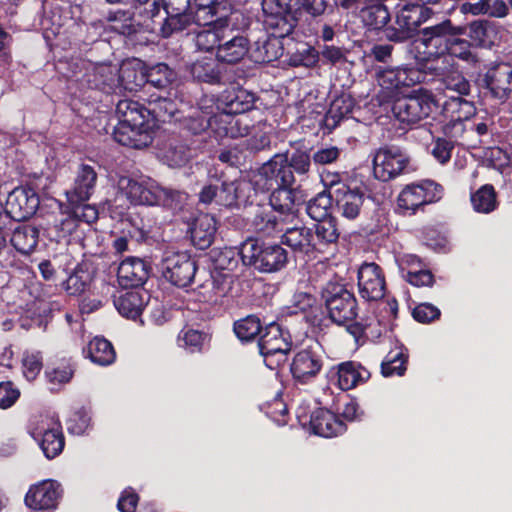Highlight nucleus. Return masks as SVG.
Returning <instances> with one entry per match:
<instances>
[{
	"label": "nucleus",
	"instance_id": "f257e3e1",
	"mask_svg": "<svg viewBox=\"0 0 512 512\" xmlns=\"http://www.w3.org/2000/svg\"><path fill=\"white\" fill-rule=\"evenodd\" d=\"M302 0H263L264 24L273 36L263 44L265 54L256 61L271 62L278 57L279 38L292 33L297 23V12Z\"/></svg>",
	"mask_w": 512,
	"mask_h": 512
},
{
	"label": "nucleus",
	"instance_id": "f03ea898",
	"mask_svg": "<svg viewBox=\"0 0 512 512\" xmlns=\"http://www.w3.org/2000/svg\"><path fill=\"white\" fill-rule=\"evenodd\" d=\"M118 123L114 139L123 146L136 149L147 147L152 142L148 111L138 102L124 99L116 106Z\"/></svg>",
	"mask_w": 512,
	"mask_h": 512
},
{
	"label": "nucleus",
	"instance_id": "7ed1b4c3",
	"mask_svg": "<svg viewBox=\"0 0 512 512\" xmlns=\"http://www.w3.org/2000/svg\"><path fill=\"white\" fill-rule=\"evenodd\" d=\"M464 33V27L454 26L449 19L423 28L417 40V48L419 49L420 45L424 47L423 56L419 59L431 62L442 58L447 61L446 53L451 37L464 35Z\"/></svg>",
	"mask_w": 512,
	"mask_h": 512
},
{
	"label": "nucleus",
	"instance_id": "20e7f679",
	"mask_svg": "<svg viewBox=\"0 0 512 512\" xmlns=\"http://www.w3.org/2000/svg\"><path fill=\"white\" fill-rule=\"evenodd\" d=\"M240 257L245 265L260 272L281 270L287 263V252L280 245H267L255 239H247L240 247Z\"/></svg>",
	"mask_w": 512,
	"mask_h": 512
},
{
	"label": "nucleus",
	"instance_id": "39448f33",
	"mask_svg": "<svg viewBox=\"0 0 512 512\" xmlns=\"http://www.w3.org/2000/svg\"><path fill=\"white\" fill-rule=\"evenodd\" d=\"M323 298L330 319L344 325L356 317V299L343 285L328 283L323 290Z\"/></svg>",
	"mask_w": 512,
	"mask_h": 512
},
{
	"label": "nucleus",
	"instance_id": "423d86ee",
	"mask_svg": "<svg viewBox=\"0 0 512 512\" xmlns=\"http://www.w3.org/2000/svg\"><path fill=\"white\" fill-rule=\"evenodd\" d=\"M444 188L433 180H423L405 186L397 198L400 209L415 212L420 206L439 201Z\"/></svg>",
	"mask_w": 512,
	"mask_h": 512
},
{
	"label": "nucleus",
	"instance_id": "0eeeda50",
	"mask_svg": "<svg viewBox=\"0 0 512 512\" xmlns=\"http://www.w3.org/2000/svg\"><path fill=\"white\" fill-rule=\"evenodd\" d=\"M436 106L437 102L432 93L420 90L417 94L398 99L393 111L399 121L414 124L427 118Z\"/></svg>",
	"mask_w": 512,
	"mask_h": 512
},
{
	"label": "nucleus",
	"instance_id": "6e6552de",
	"mask_svg": "<svg viewBox=\"0 0 512 512\" xmlns=\"http://www.w3.org/2000/svg\"><path fill=\"white\" fill-rule=\"evenodd\" d=\"M32 437L39 442L48 459L56 457L64 447L60 423L54 417L42 416L31 429Z\"/></svg>",
	"mask_w": 512,
	"mask_h": 512
},
{
	"label": "nucleus",
	"instance_id": "1a4fd4ad",
	"mask_svg": "<svg viewBox=\"0 0 512 512\" xmlns=\"http://www.w3.org/2000/svg\"><path fill=\"white\" fill-rule=\"evenodd\" d=\"M196 269L195 260L184 252H168L162 260L163 276L178 287L190 285Z\"/></svg>",
	"mask_w": 512,
	"mask_h": 512
},
{
	"label": "nucleus",
	"instance_id": "9d476101",
	"mask_svg": "<svg viewBox=\"0 0 512 512\" xmlns=\"http://www.w3.org/2000/svg\"><path fill=\"white\" fill-rule=\"evenodd\" d=\"M120 195L133 205L154 206L157 203L160 185L150 178L140 180L122 177L118 182Z\"/></svg>",
	"mask_w": 512,
	"mask_h": 512
},
{
	"label": "nucleus",
	"instance_id": "9b49d317",
	"mask_svg": "<svg viewBox=\"0 0 512 512\" xmlns=\"http://www.w3.org/2000/svg\"><path fill=\"white\" fill-rule=\"evenodd\" d=\"M409 158L398 147L380 148L373 158V172L376 178L389 181L400 175L408 165Z\"/></svg>",
	"mask_w": 512,
	"mask_h": 512
},
{
	"label": "nucleus",
	"instance_id": "f8f14e48",
	"mask_svg": "<svg viewBox=\"0 0 512 512\" xmlns=\"http://www.w3.org/2000/svg\"><path fill=\"white\" fill-rule=\"evenodd\" d=\"M426 12L428 10L421 6L404 7L396 16L395 26L386 29V37L395 42H403L410 38L417 27L427 19V15H424Z\"/></svg>",
	"mask_w": 512,
	"mask_h": 512
},
{
	"label": "nucleus",
	"instance_id": "ddd939ff",
	"mask_svg": "<svg viewBox=\"0 0 512 512\" xmlns=\"http://www.w3.org/2000/svg\"><path fill=\"white\" fill-rule=\"evenodd\" d=\"M360 296L367 301H377L385 294V278L376 263H363L358 270Z\"/></svg>",
	"mask_w": 512,
	"mask_h": 512
},
{
	"label": "nucleus",
	"instance_id": "4468645a",
	"mask_svg": "<svg viewBox=\"0 0 512 512\" xmlns=\"http://www.w3.org/2000/svg\"><path fill=\"white\" fill-rule=\"evenodd\" d=\"M425 75L418 68L399 67L377 72V82L383 90L392 93L401 87L423 82Z\"/></svg>",
	"mask_w": 512,
	"mask_h": 512
},
{
	"label": "nucleus",
	"instance_id": "2eb2a0df",
	"mask_svg": "<svg viewBox=\"0 0 512 512\" xmlns=\"http://www.w3.org/2000/svg\"><path fill=\"white\" fill-rule=\"evenodd\" d=\"M39 198L32 189L15 188L6 200V210L13 220H24L35 214Z\"/></svg>",
	"mask_w": 512,
	"mask_h": 512
},
{
	"label": "nucleus",
	"instance_id": "dca6fc26",
	"mask_svg": "<svg viewBox=\"0 0 512 512\" xmlns=\"http://www.w3.org/2000/svg\"><path fill=\"white\" fill-rule=\"evenodd\" d=\"M451 101L446 107V111L452 112V117L449 121L445 122L442 126L443 133L454 139L460 138L465 130V120H468L474 113V106L471 102L463 99L462 97L450 96Z\"/></svg>",
	"mask_w": 512,
	"mask_h": 512
},
{
	"label": "nucleus",
	"instance_id": "f3484780",
	"mask_svg": "<svg viewBox=\"0 0 512 512\" xmlns=\"http://www.w3.org/2000/svg\"><path fill=\"white\" fill-rule=\"evenodd\" d=\"M97 183V172L94 166L80 164L74 177V183L70 190L66 191V197L71 204L85 202L94 193Z\"/></svg>",
	"mask_w": 512,
	"mask_h": 512
},
{
	"label": "nucleus",
	"instance_id": "a211bd4d",
	"mask_svg": "<svg viewBox=\"0 0 512 512\" xmlns=\"http://www.w3.org/2000/svg\"><path fill=\"white\" fill-rule=\"evenodd\" d=\"M60 498V485L55 481L46 480L32 486L26 494V505L34 510L56 508Z\"/></svg>",
	"mask_w": 512,
	"mask_h": 512
},
{
	"label": "nucleus",
	"instance_id": "6ab92c4d",
	"mask_svg": "<svg viewBox=\"0 0 512 512\" xmlns=\"http://www.w3.org/2000/svg\"><path fill=\"white\" fill-rule=\"evenodd\" d=\"M259 349L263 356L278 355V361H282L291 349V342L280 326L272 323L265 328L264 333L260 336Z\"/></svg>",
	"mask_w": 512,
	"mask_h": 512
},
{
	"label": "nucleus",
	"instance_id": "aec40b11",
	"mask_svg": "<svg viewBox=\"0 0 512 512\" xmlns=\"http://www.w3.org/2000/svg\"><path fill=\"white\" fill-rule=\"evenodd\" d=\"M322 365V357L316 350L303 349L294 356L291 373L296 380L306 383L316 377Z\"/></svg>",
	"mask_w": 512,
	"mask_h": 512
},
{
	"label": "nucleus",
	"instance_id": "412c9836",
	"mask_svg": "<svg viewBox=\"0 0 512 512\" xmlns=\"http://www.w3.org/2000/svg\"><path fill=\"white\" fill-rule=\"evenodd\" d=\"M486 87L495 98L506 99L512 91V66L509 63H498L485 74Z\"/></svg>",
	"mask_w": 512,
	"mask_h": 512
},
{
	"label": "nucleus",
	"instance_id": "4be33fe9",
	"mask_svg": "<svg viewBox=\"0 0 512 512\" xmlns=\"http://www.w3.org/2000/svg\"><path fill=\"white\" fill-rule=\"evenodd\" d=\"M148 276L149 267L137 257L124 259L118 267V282L124 288L139 287L145 283Z\"/></svg>",
	"mask_w": 512,
	"mask_h": 512
},
{
	"label": "nucleus",
	"instance_id": "5701e85b",
	"mask_svg": "<svg viewBox=\"0 0 512 512\" xmlns=\"http://www.w3.org/2000/svg\"><path fill=\"white\" fill-rule=\"evenodd\" d=\"M338 212L346 219L353 220L360 214L364 195L358 189H350L342 184L333 190Z\"/></svg>",
	"mask_w": 512,
	"mask_h": 512
},
{
	"label": "nucleus",
	"instance_id": "b1692460",
	"mask_svg": "<svg viewBox=\"0 0 512 512\" xmlns=\"http://www.w3.org/2000/svg\"><path fill=\"white\" fill-rule=\"evenodd\" d=\"M284 162H287V154H276L265 162L252 178L255 190L266 191L277 185L279 172Z\"/></svg>",
	"mask_w": 512,
	"mask_h": 512
},
{
	"label": "nucleus",
	"instance_id": "393cba45",
	"mask_svg": "<svg viewBox=\"0 0 512 512\" xmlns=\"http://www.w3.org/2000/svg\"><path fill=\"white\" fill-rule=\"evenodd\" d=\"M147 82V70L139 59L124 61L119 67V87L137 91Z\"/></svg>",
	"mask_w": 512,
	"mask_h": 512
},
{
	"label": "nucleus",
	"instance_id": "a878e982",
	"mask_svg": "<svg viewBox=\"0 0 512 512\" xmlns=\"http://www.w3.org/2000/svg\"><path fill=\"white\" fill-rule=\"evenodd\" d=\"M220 206L232 207L246 203L252 191V182L245 179L221 181Z\"/></svg>",
	"mask_w": 512,
	"mask_h": 512
},
{
	"label": "nucleus",
	"instance_id": "bb28decb",
	"mask_svg": "<svg viewBox=\"0 0 512 512\" xmlns=\"http://www.w3.org/2000/svg\"><path fill=\"white\" fill-rule=\"evenodd\" d=\"M310 426L315 434L326 438L342 434L346 429L344 423L326 409H318L313 412Z\"/></svg>",
	"mask_w": 512,
	"mask_h": 512
},
{
	"label": "nucleus",
	"instance_id": "cd10ccee",
	"mask_svg": "<svg viewBox=\"0 0 512 512\" xmlns=\"http://www.w3.org/2000/svg\"><path fill=\"white\" fill-rule=\"evenodd\" d=\"M335 375H337L339 388L344 391L350 390L370 378V372L360 363L354 361L339 364Z\"/></svg>",
	"mask_w": 512,
	"mask_h": 512
},
{
	"label": "nucleus",
	"instance_id": "c85d7f7f",
	"mask_svg": "<svg viewBox=\"0 0 512 512\" xmlns=\"http://www.w3.org/2000/svg\"><path fill=\"white\" fill-rule=\"evenodd\" d=\"M282 243L289 246L295 252L309 254L315 251V237L313 230L301 226L285 229L282 235Z\"/></svg>",
	"mask_w": 512,
	"mask_h": 512
},
{
	"label": "nucleus",
	"instance_id": "c756f323",
	"mask_svg": "<svg viewBox=\"0 0 512 512\" xmlns=\"http://www.w3.org/2000/svg\"><path fill=\"white\" fill-rule=\"evenodd\" d=\"M249 52V41L244 36H234L223 40L217 49V59L228 64H235L245 58Z\"/></svg>",
	"mask_w": 512,
	"mask_h": 512
},
{
	"label": "nucleus",
	"instance_id": "7c9ffc66",
	"mask_svg": "<svg viewBox=\"0 0 512 512\" xmlns=\"http://www.w3.org/2000/svg\"><path fill=\"white\" fill-rule=\"evenodd\" d=\"M217 230L215 218L210 214H200L196 217L191 229V237L200 249L209 247Z\"/></svg>",
	"mask_w": 512,
	"mask_h": 512
},
{
	"label": "nucleus",
	"instance_id": "2f4dec72",
	"mask_svg": "<svg viewBox=\"0 0 512 512\" xmlns=\"http://www.w3.org/2000/svg\"><path fill=\"white\" fill-rule=\"evenodd\" d=\"M301 201L299 192L287 186H279L270 195L269 203L274 212L281 215H293L294 209Z\"/></svg>",
	"mask_w": 512,
	"mask_h": 512
},
{
	"label": "nucleus",
	"instance_id": "473e14b6",
	"mask_svg": "<svg viewBox=\"0 0 512 512\" xmlns=\"http://www.w3.org/2000/svg\"><path fill=\"white\" fill-rule=\"evenodd\" d=\"M193 22L190 14L185 12L168 16L165 10L160 11V16L156 19V28L163 38L170 37L175 32H180L188 28Z\"/></svg>",
	"mask_w": 512,
	"mask_h": 512
},
{
	"label": "nucleus",
	"instance_id": "72a5a7b5",
	"mask_svg": "<svg viewBox=\"0 0 512 512\" xmlns=\"http://www.w3.org/2000/svg\"><path fill=\"white\" fill-rule=\"evenodd\" d=\"M114 305L118 312L127 318H136L144 309V293L140 291H130L120 295Z\"/></svg>",
	"mask_w": 512,
	"mask_h": 512
},
{
	"label": "nucleus",
	"instance_id": "f704fd0d",
	"mask_svg": "<svg viewBox=\"0 0 512 512\" xmlns=\"http://www.w3.org/2000/svg\"><path fill=\"white\" fill-rule=\"evenodd\" d=\"M39 231L31 225H20L14 229L11 244L22 254L31 253L37 246Z\"/></svg>",
	"mask_w": 512,
	"mask_h": 512
},
{
	"label": "nucleus",
	"instance_id": "c9c22d12",
	"mask_svg": "<svg viewBox=\"0 0 512 512\" xmlns=\"http://www.w3.org/2000/svg\"><path fill=\"white\" fill-rule=\"evenodd\" d=\"M106 20L112 24V28L123 35H132L143 29L142 25H138V20L128 10L117 9L109 11Z\"/></svg>",
	"mask_w": 512,
	"mask_h": 512
},
{
	"label": "nucleus",
	"instance_id": "e433bc0d",
	"mask_svg": "<svg viewBox=\"0 0 512 512\" xmlns=\"http://www.w3.org/2000/svg\"><path fill=\"white\" fill-rule=\"evenodd\" d=\"M87 356L95 364L106 366L115 360V351L109 341L104 338L95 337L87 347Z\"/></svg>",
	"mask_w": 512,
	"mask_h": 512
},
{
	"label": "nucleus",
	"instance_id": "4c0bfd02",
	"mask_svg": "<svg viewBox=\"0 0 512 512\" xmlns=\"http://www.w3.org/2000/svg\"><path fill=\"white\" fill-rule=\"evenodd\" d=\"M212 23L213 20L206 22L207 28L195 32V44L199 50L211 51L227 37L221 26Z\"/></svg>",
	"mask_w": 512,
	"mask_h": 512
},
{
	"label": "nucleus",
	"instance_id": "58836bf2",
	"mask_svg": "<svg viewBox=\"0 0 512 512\" xmlns=\"http://www.w3.org/2000/svg\"><path fill=\"white\" fill-rule=\"evenodd\" d=\"M315 237V251H323L326 246L336 243L339 237L338 230L332 219L318 221L313 231Z\"/></svg>",
	"mask_w": 512,
	"mask_h": 512
},
{
	"label": "nucleus",
	"instance_id": "ea45409f",
	"mask_svg": "<svg viewBox=\"0 0 512 512\" xmlns=\"http://www.w3.org/2000/svg\"><path fill=\"white\" fill-rule=\"evenodd\" d=\"M471 203L475 211L490 213L496 208V193L492 185H484L471 195Z\"/></svg>",
	"mask_w": 512,
	"mask_h": 512
},
{
	"label": "nucleus",
	"instance_id": "a19ab883",
	"mask_svg": "<svg viewBox=\"0 0 512 512\" xmlns=\"http://www.w3.org/2000/svg\"><path fill=\"white\" fill-rule=\"evenodd\" d=\"M333 191L321 192L311 199L306 207L307 214L315 221L326 220L332 205Z\"/></svg>",
	"mask_w": 512,
	"mask_h": 512
},
{
	"label": "nucleus",
	"instance_id": "79ce46f5",
	"mask_svg": "<svg viewBox=\"0 0 512 512\" xmlns=\"http://www.w3.org/2000/svg\"><path fill=\"white\" fill-rule=\"evenodd\" d=\"M191 74L199 81L214 83L219 79L216 61L211 57L196 60L191 66Z\"/></svg>",
	"mask_w": 512,
	"mask_h": 512
},
{
	"label": "nucleus",
	"instance_id": "37998d69",
	"mask_svg": "<svg viewBox=\"0 0 512 512\" xmlns=\"http://www.w3.org/2000/svg\"><path fill=\"white\" fill-rule=\"evenodd\" d=\"M361 18L365 25L373 29H380L387 24L390 14L384 5L377 3L363 8Z\"/></svg>",
	"mask_w": 512,
	"mask_h": 512
},
{
	"label": "nucleus",
	"instance_id": "c03bdc74",
	"mask_svg": "<svg viewBox=\"0 0 512 512\" xmlns=\"http://www.w3.org/2000/svg\"><path fill=\"white\" fill-rule=\"evenodd\" d=\"M262 326L256 316H247L234 324V332L241 341H250L260 334Z\"/></svg>",
	"mask_w": 512,
	"mask_h": 512
},
{
	"label": "nucleus",
	"instance_id": "a18cd8bd",
	"mask_svg": "<svg viewBox=\"0 0 512 512\" xmlns=\"http://www.w3.org/2000/svg\"><path fill=\"white\" fill-rule=\"evenodd\" d=\"M175 79L176 73L164 63H159L147 70V82L157 88H165Z\"/></svg>",
	"mask_w": 512,
	"mask_h": 512
},
{
	"label": "nucleus",
	"instance_id": "49530a36",
	"mask_svg": "<svg viewBox=\"0 0 512 512\" xmlns=\"http://www.w3.org/2000/svg\"><path fill=\"white\" fill-rule=\"evenodd\" d=\"M222 123L230 125V138L247 136L253 126L252 119L244 113H232V116H225Z\"/></svg>",
	"mask_w": 512,
	"mask_h": 512
},
{
	"label": "nucleus",
	"instance_id": "de8ad7c7",
	"mask_svg": "<svg viewBox=\"0 0 512 512\" xmlns=\"http://www.w3.org/2000/svg\"><path fill=\"white\" fill-rule=\"evenodd\" d=\"M253 225L258 232L270 235L275 231L282 232L283 220H278L276 215H270L265 210H260L255 214Z\"/></svg>",
	"mask_w": 512,
	"mask_h": 512
},
{
	"label": "nucleus",
	"instance_id": "09e8293b",
	"mask_svg": "<svg viewBox=\"0 0 512 512\" xmlns=\"http://www.w3.org/2000/svg\"><path fill=\"white\" fill-rule=\"evenodd\" d=\"M95 77L103 88L115 90L119 88V68L111 64H101L95 69Z\"/></svg>",
	"mask_w": 512,
	"mask_h": 512
},
{
	"label": "nucleus",
	"instance_id": "8fccbe9b",
	"mask_svg": "<svg viewBox=\"0 0 512 512\" xmlns=\"http://www.w3.org/2000/svg\"><path fill=\"white\" fill-rule=\"evenodd\" d=\"M156 205H162L172 210H181L188 199V195L181 191L171 190L160 186Z\"/></svg>",
	"mask_w": 512,
	"mask_h": 512
},
{
	"label": "nucleus",
	"instance_id": "3c124183",
	"mask_svg": "<svg viewBox=\"0 0 512 512\" xmlns=\"http://www.w3.org/2000/svg\"><path fill=\"white\" fill-rule=\"evenodd\" d=\"M225 102L229 111L234 113H244L252 107L253 96L245 90L239 89L229 92L225 98Z\"/></svg>",
	"mask_w": 512,
	"mask_h": 512
},
{
	"label": "nucleus",
	"instance_id": "603ef678",
	"mask_svg": "<svg viewBox=\"0 0 512 512\" xmlns=\"http://www.w3.org/2000/svg\"><path fill=\"white\" fill-rule=\"evenodd\" d=\"M189 158L188 147L180 143H171L164 153V159L171 167H181L188 162Z\"/></svg>",
	"mask_w": 512,
	"mask_h": 512
},
{
	"label": "nucleus",
	"instance_id": "864d4df0",
	"mask_svg": "<svg viewBox=\"0 0 512 512\" xmlns=\"http://www.w3.org/2000/svg\"><path fill=\"white\" fill-rule=\"evenodd\" d=\"M90 283V276L83 270L74 271L65 282V290L70 295L83 293Z\"/></svg>",
	"mask_w": 512,
	"mask_h": 512
},
{
	"label": "nucleus",
	"instance_id": "5fc2aeb1",
	"mask_svg": "<svg viewBox=\"0 0 512 512\" xmlns=\"http://www.w3.org/2000/svg\"><path fill=\"white\" fill-rule=\"evenodd\" d=\"M185 125L193 134H199L206 129L212 130V112H194L185 120Z\"/></svg>",
	"mask_w": 512,
	"mask_h": 512
},
{
	"label": "nucleus",
	"instance_id": "6e6d98bb",
	"mask_svg": "<svg viewBox=\"0 0 512 512\" xmlns=\"http://www.w3.org/2000/svg\"><path fill=\"white\" fill-rule=\"evenodd\" d=\"M222 192L221 181L212 179L203 186L199 192V201L203 204H216L220 206V193Z\"/></svg>",
	"mask_w": 512,
	"mask_h": 512
},
{
	"label": "nucleus",
	"instance_id": "4d7b16f0",
	"mask_svg": "<svg viewBox=\"0 0 512 512\" xmlns=\"http://www.w3.org/2000/svg\"><path fill=\"white\" fill-rule=\"evenodd\" d=\"M446 56L447 61H444L445 63H449V57L451 56L469 60L472 57L469 43L464 39L458 38V36L451 37Z\"/></svg>",
	"mask_w": 512,
	"mask_h": 512
},
{
	"label": "nucleus",
	"instance_id": "13d9d810",
	"mask_svg": "<svg viewBox=\"0 0 512 512\" xmlns=\"http://www.w3.org/2000/svg\"><path fill=\"white\" fill-rule=\"evenodd\" d=\"M443 85L447 90L466 95L469 93L470 85L468 81L458 72H452L443 78Z\"/></svg>",
	"mask_w": 512,
	"mask_h": 512
},
{
	"label": "nucleus",
	"instance_id": "bf43d9fd",
	"mask_svg": "<svg viewBox=\"0 0 512 512\" xmlns=\"http://www.w3.org/2000/svg\"><path fill=\"white\" fill-rule=\"evenodd\" d=\"M237 256H240V249L224 248L215 256V265L222 270H233L238 264Z\"/></svg>",
	"mask_w": 512,
	"mask_h": 512
},
{
	"label": "nucleus",
	"instance_id": "052dcab7",
	"mask_svg": "<svg viewBox=\"0 0 512 512\" xmlns=\"http://www.w3.org/2000/svg\"><path fill=\"white\" fill-rule=\"evenodd\" d=\"M353 101L349 97L336 98L330 106L329 115L334 120H341L352 112Z\"/></svg>",
	"mask_w": 512,
	"mask_h": 512
},
{
	"label": "nucleus",
	"instance_id": "680f3d73",
	"mask_svg": "<svg viewBox=\"0 0 512 512\" xmlns=\"http://www.w3.org/2000/svg\"><path fill=\"white\" fill-rule=\"evenodd\" d=\"M178 341L181 346L190 349V351L194 352L203 344L204 336L201 332L194 329H185L179 335Z\"/></svg>",
	"mask_w": 512,
	"mask_h": 512
},
{
	"label": "nucleus",
	"instance_id": "e2e57ef3",
	"mask_svg": "<svg viewBox=\"0 0 512 512\" xmlns=\"http://www.w3.org/2000/svg\"><path fill=\"white\" fill-rule=\"evenodd\" d=\"M404 363L405 361L401 353H396L393 356H388L386 360L382 363L383 375L386 377L393 375H403L406 369Z\"/></svg>",
	"mask_w": 512,
	"mask_h": 512
},
{
	"label": "nucleus",
	"instance_id": "0e129e2a",
	"mask_svg": "<svg viewBox=\"0 0 512 512\" xmlns=\"http://www.w3.org/2000/svg\"><path fill=\"white\" fill-rule=\"evenodd\" d=\"M288 164L292 171L298 174H306L310 170L311 158L306 151H295L288 157Z\"/></svg>",
	"mask_w": 512,
	"mask_h": 512
},
{
	"label": "nucleus",
	"instance_id": "69168bd1",
	"mask_svg": "<svg viewBox=\"0 0 512 512\" xmlns=\"http://www.w3.org/2000/svg\"><path fill=\"white\" fill-rule=\"evenodd\" d=\"M24 375L33 380L42 368V357L39 353H27L23 358Z\"/></svg>",
	"mask_w": 512,
	"mask_h": 512
},
{
	"label": "nucleus",
	"instance_id": "338daca9",
	"mask_svg": "<svg viewBox=\"0 0 512 512\" xmlns=\"http://www.w3.org/2000/svg\"><path fill=\"white\" fill-rule=\"evenodd\" d=\"M90 417L84 410L77 411L68 421V430L75 435L83 434L89 427Z\"/></svg>",
	"mask_w": 512,
	"mask_h": 512
},
{
	"label": "nucleus",
	"instance_id": "774afa93",
	"mask_svg": "<svg viewBox=\"0 0 512 512\" xmlns=\"http://www.w3.org/2000/svg\"><path fill=\"white\" fill-rule=\"evenodd\" d=\"M20 392L13 387L11 382L0 383V408L7 409L11 407L19 398Z\"/></svg>",
	"mask_w": 512,
	"mask_h": 512
}]
</instances>
